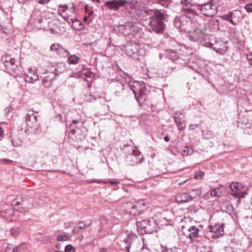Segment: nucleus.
<instances>
[{"label": "nucleus", "instance_id": "obj_36", "mask_svg": "<svg viewBox=\"0 0 252 252\" xmlns=\"http://www.w3.org/2000/svg\"><path fill=\"white\" fill-rule=\"evenodd\" d=\"M80 122V119H76L73 120L72 121L71 124L69 125V128L71 129L72 131L74 133L75 132V128H77V126L76 125Z\"/></svg>", "mask_w": 252, "mask_h": 252}, {"label": "nucleus", "instance_id": "obj_35", "mask_svg": "<svg viewBox=\"0 0 252 252\" xmlns=\"http://www.w3.org/2000/svg\"><path fill=\"white\" fill-rule=\"evenodd\" d=\"M211 194L214 197H220L221 195L222 192L219 188H217L211 190Z\"/></svg>", "mask_w": 252, "mask_h": 252}, {"label": "nucleus", "instance_id": "obj_16", "mask_svg": "<svg viewBox=\"0 0 252 252\" xmlns=\"http://www.w3.org/2000/svg\"><path fill=\"white\" fill-rule=\"evenodd\" d=\"M244 187V186L240 183H232L229 186L230 189L233 191L231 195L235 197H243V191L242 190Z\"/></svg>", "mask_w": 252, "mask_h": 252}, {"label": "nucleus", "instance_id": "obj_10", "mask_svg": "<svg viewBox=\"0 0 252 252\" xmlns=\"http://www.w3.org/2000/svg\"><path fill=\"white\" fill-rule=\"evenodd\" d=\"M191 23V16L187 15L176 17L174 20V26L180 31H186Z\"/></svg>", "mask_w": 252, "mask_h": 252}, {"label": "nucleus", "instance_id": "obj_8", "mask_svg": "<svg viewBox=\"0 0 252 252\" xmlns=\"http://www.w3.org/2000/svg\"><path fill=\"white\" fill-rule=\"evenodd\" d=\"M126 207L127 209H129V212L131 215L136 216L146 210L148 208V205L144 200H140L133 204L131 203H127Z\"/></svg>", "mask_w": 252, "mask_h": 252}, {"label": "nucleus", "instance_id": "obj_44", "mask_svg": "<svg viewBox=\"0 0 252 252\" xmlns=\"http://www.w3.org/2000/svg\"><path fill=\"white\" fill-rule=\"evenodd\" d=\"M204 175V172H203L202 171H199L195 174L194 178L196 179H201L203 178Z\"/></svg>", "mask_w": 252, "mask_h": 252}, {"label": "nucleus", "instance_id": "obj_45", "mask_svg": "<svg viewBox=\"0 0 252 252\" xmlns=\"http://www.w3.org/2000/svg\"><path fill=\"white\" fill-rule=\"evenodd\" d=\"M68 237L66 235H59L57 237V240L59 241H67Z\"/></svg>", "mask_w": 252, "mask_h": 252}, {"label": "nucleus", "instance_id": "obj_3", "mask_svg": "<svg viewBox=\"0 0 252 252\" xmlns=\"http://www.w3.org/2000/svg\"><path fill=\"white\" fill-rule=\"evenodd\" d=\"M26 127L25 132L27 134H37L40 133L39 124L37 122V116L32 111H29L25 116Z\"/></svg>", "mask_w": 252, "mask_h": 252}, {"label": "nucleus", "instance_id": "obj_62", "mask_svg": "<svg viewBox=\"0 0 252 252\" xmlns=\"http://www.w3.org/2000/svg\"><path fill=\"white\" fill-rule=\"evenodd\" d=\"M166 0H159V2L160 4H161L162 5H164L163 2H164L166 1Z\"/></svg>", "mask_w": 252, "mask_h": 252}, {"label": "nucleus", "instance_id": "obj_42", "mask_svg": "<svg viewBox=\"0 0 252 252\" xmlns=\"http://www.w3.org/2000/svg\"><path fill=\"white\" fill-rule=\"evenodd\" d=\"M65 252H75V248L71 245H67L65 247Z\"/></svg>", "mask_w": 252, "mask_h": 252}, {"label": "nucleus", "instance_id": "obj_37", "mask_svg": "<svg viewBox=\"0 0 252 252\" xmlns=\"http://www.w3.org/2000/svg\"><path fill=\"white\" fill-rule=\"evenodd\" d=\"M20 233V228L18 227H12L10 230V234L14 237L17 236Z\"/></svg>", "mask_w": 252, "mask_h": 252}, {"label": "nucleus", "instance_id": "obj_20", "mask_svg": "<svg viewBox=\"0 0 252 252\" xmlns=\"http://www.w3.org/2000/svg\"><path fill=\"white\" fill-rule=\"evenodd\" d=\"M120 30L126 36L133 35L135 33L136 27L131 22H127L125 25L120 26Z\"/></svg>", "mask_w": 252, "mask_h": 252}, {"label": "nucleus", "instance_id": "obj_4", "mask_svg": "<svg viewBox=\"0 0 252 252\" xmlns=\"http://www.w3.org/2000/svg\"><path fill=\"white\" fill-rule=\"evenodd\" d=\"M11 205L14 209L20 213H24L28 212L33 207V201L27 197H21L14 199L11 201Z\"/></svg>", "mask_w": 252, "mask_h": 252}, {"label": "nucleus", "instance_id": "obj_56", "mask_svg": "<svg viewBox=\"0 0 252 252\" xmlns=\"http://www.w3.org/2000/svg\"><path fill=\"white\" fill-rule=\"evenodd\" d=\"M109 183H110L111 185H117L118 184H119L120 182V181H118L110 180V181H109Z\"/></svg>", "mask_w": 252, "mask_h": 252}, {"label": "nucleus", "instance_id": "obj_5", "mask_svg": "<svg viewBox=\"0 0 252 252\" xmlns=\"http://www.w3.org/2000/svg\"><path fill=\"white\" fill-rule=\"evenodd\" d=\"M137 230L141 233H151L156 231L157 223L153 218L136 222Z\"/></svg>", "mask_w": 252, "mask_h": 252}, {"label": "nucleus", "instance_id": "obj_53", "mask_svg": "<svg viewBox=\"0 0 252 252\" xmlns=\"http://www.w3.org/2000/svg\"><path fill=\"white\" fill-rule=\"evenodd\" d=\"M198 125L197 124H191V125H190L189 126V129L190 130H193L196 127H198Z\"/></svg>", "mask_w": 252, "mask_h": 252}, {"label": "nucleus", "instance_id": "obj_24", "mask_svg": "<svg viewBox=\"0 0 252 252\" xmlns=\"http://www.w3.org/2000/svg\"><path fill=\"white\" fill-rule=\"evenodd\" d=\"M184 234L189 238L191 242H193L194 239L198 236L199 228L196 226H191L188 228V231L184 233Z\"/></svg>", "mask_w": 252, "mask_h": 252}, {"label": "nucleus", "instance_id": "obj_47", "mask_svg": "<svg viewBox=\"0 0 252 252\" xmlns=\"http://www.w3.org/2000/svg\"><path fill=\"white\" fill-rule=\"evenodd\" d=\"M245 8L248 12H252V3L247 4Z\"/></svg>", "mask_w": 252, "mask_h": 252}, {"label": "nucleus", "instance_id": "obj_40", "mask_svg": "<svg viewBox=\"0 0 252 252\" xmlns=\"http://www.w3.org/2000/svg\"><path fill=\"white\" fill-rule=\"evenodd\" d=\"M192 153V149L189 147H185L183 151V155L184 156L190 155Z\"/></svg>", "mask_w": 252, "mask_h": 252}, {"label": "nucleus", "instance_id": "obj_51", "mask_svg": "<svg viewBox=\"0 0 252 252\" xmlns=\"http://www.w3.org/2000/svg\"><path fill=\"white\" fill-rule=\"evenodd\" d=\"M163 252H177V249L176 248L167 249Z\"/></svg>", "mask_w": 252, "mask_h": 252}, {"label": "nucleus", "instance_id": "obj_54", "mask_svg": "<svg viewBox=\"0 0 252 252\" xmlns=\"http://www.w3.org/2000/svg\"><path fill=\"white\" fill-rule=\"evenodd\" d=\"M139 252H150V250L147 247H144L143 246V247L140 250Z\"/></svg>", "mask_w": 252, "mask_h": 252}, {"label": "nucleus", "instance_id": "obj_43", "mask_svg": "<svg viewBox=\"0 0 252 252\" xmlns=\"http://www.w3.org/2000/svg\"><path fill=\"white\" fill-rule=\"evenodd\" d=\"M211 250L210 248L209 247H207L206 246H203L199 247L198 248L197 252H207V251Z\"/></svg>", "mask_w": 252, "mask_h": 252}, {"label": "nucleus", "instance_id": "obj_19", "mask_svg": "<svg viewBox=\"0 0 252 252\" xmlns=\"http://www.w3.org/2000/svg\"><path fill=\"white\" fill-rule=\"evenodd\" d=\"M50 50L55 52L61 57H65L66 56L69 54L67 50L59 43H55L52 44L50 46Z\"/></svg>", "mask_w": 252, "mask_h": 252}, {"label": "nucleus", "instance_id": "obj_9", "mask_svg": "<svg viewBox=\"0 0 252 252\" xmlns=\"http://www.w3.org/2000/svg\"><path fill=\"white\" fill-rule=\"evenodd\" d=\"M207 36L204 30H201L198 28L190 30L188 32V36L190 40L193 41L201 42L205 46L207 42L206 41Z\"/></svg>", "mask_w": 252, "mask_h": 252}, {"label": "nucleus", "instance_id": "obj_50", "mask_svg": "<svg viewBox=\"0 0 252 252\" xmlns=\"http://www.w3.org/2000/svg\"><path fill=\"white\" fill-rule=\"evenodd\" d=\"M91 224H87V223H85V224H83V225H79L78 227V229H79V230L80 229H82L83 228H86L88 226H90Z\"/></svg>", "mask_w": 252, "mask_h": 252}, {"label": "nucleus", "instance_id": "obj_46", "mask_svg": "<svg viewBox=\"0 0 252 252\" xmlns=\"http://www.w3.org/2000/svg\"><path fill=\"white\" fill-rule=\"evenodd\" d=\"M246 57L249 63L252 66V53L247 54Z\"/></svg>", "mask_w": 252, "mask_h": 252}, {"label": "nucleus", "instance_id": "obj_13", "mask_svg": "<svg viewBox=\"0 0 252 252\" xmlns=\"http://www.w3.org/2000/svg\"><path fill=\"white\" fill-rule=\"evenodd\" d=\"M71 7H70V10L69 11V13H68L69 11V7L67 5H60L59 6L58 8V14L61 15L64 19H69L71 20L72 22H73V19L72 18H69V17H72V15H75V5L74 3H72Z\"/></svg>", "mask_w": 252, "mask_h": 252}, {"label": "nucleus", "instance_id": "obj_14", "mask_svg": "<svg viewBox=\"0 0 252 252\" xmlns=\"http://www.w3.org/2000/svg\"><path fill=\"white\" fill-rule=\"evenodd\" d=\"M141 152L137 150H132V153L127 155L126 157V164L128 166H134L141 163L143 159L142 157H140Z\"/></svg>", "mask_w": 252, "mask_h": 252}, {"label": "nucleus", "instance_id": "obj_11", "mask_svg": "<svg viewBox=\"0 0 252 252\" xmlns=\"http://www.w3.org/2000/svg\"><path fill=\"white\" fill-rule=\"evenodd\" d=\"M224 234V224L209 225L206 233L208 238L217 239Z\"/></svg>", "mask_w": 252, "mask_h": 252}, {"label": "nucleus", "instance_id": "obj_7", "mask_svg": "<svg viewBox=\"0 0 252 252\" xmlns=\"http://www.w3.org/2000/svg\"><path fill=\"white\" fill-rule=\"evenodd\" d=\"M208 41L206 46L212 48L216 52L220 55H224L228 50L227 42L222 41L220 38H214Z\"/></svg>", "mask_w": 252, "mask_h": 252}, {"label": "nucleus", "instance_id": "obj_32", "mask_svg": "<svg viewBox=\"0 0 252 252\" xmlns=\"http://www.w3.org/2000/svg\"><path fill=\"white\" fill-rule=\"evenodd\" d=\"M231 14H230V12H229L227 14H224L221 16H220V17L223 20L227 21L230 23H231L233 25L235 26L238 24V19H237L235 21H234L233 19H232V17H231Z\"/></svg>", "mask_w": 252, "mask_h": 252}, {"label": "nucleus", "instance_id": "obj_61", "mask_svg": "<svg viewBox=\"0 0 252 252\" xmlns=\"http://www.w3.org/2000/svg\"><path fill=\"white\" fill-rule=\"evenodd\" d=\"M107 249L106 248H102L100 250V251H99V252H105V251H107Z\"/></svg>", "mask_w": 252, "mask_h": 252}, {"label": "nucleus", "instance_id": "obj_34", "mask_svg": "<svg viewBox=\"0 0 252 252\" xmlns=\"http://www.w3.org/2000/svg\"><path fill=\"white\" fill-rule=\"evenodd\" d=\"M79 58L75 55H71L68 58V63L69 64H76L79 61Z\"/></svg>", "mask_w": 252, "mask_h": 252}, {"label": "nucleus", "instance_id": "obj_59", "mask_svg": "<svg viewBox=\"0 0 252 252\" xmlns=\"http://www.w3.org/2000/svg\"><path fill=\"white\" fill-rule=\"evenodd\" d=\"M73 231L78 233L80 232V230L78 229V227L75 226L73 229Z\"/></svg>", "mask_w": 252, "mask_h": 252}, {"label": "nucleus", "instance_id": "obj_29", "mask_svg": "<svg viewBox=\"0 0 252 252\" xmlns=\"http://www.w3.org/2000/svg\"><path fill=\"white\" fill-rule=\"evenodd\" d=\"M191 1V0H181V3L187 7L185 10L188 12V14L191 13L195 15L196 13L195 10L190 8L193 5Z\"/></svg>", "mask_w": 252, "mask_h": 252}, {"label": "nucleus", "instance_id": "obj_57", "mask_svg": "<svg viewBox=\"0 0 252 252\" xmlns=\"http://www.w3.org/2000/svg\"><path fill=\"white\" fill-rule=\"evenodd\" d=\"M91 182H95V183H107V182H103V181H102L101 180H97L96 179L92 180Z\"/></svg>", "mask_w": 252, "mask_h": 252}, {"label": "nucleus", "instance_id": "obj_1", "mask_svg": "<svg viewBox=\"0 0 252 252\" xmlns=\"http://www.w3.org/2000/svg\"><path fill=\"white\" fill-rule=\"evenodd\" d=\"M144 12L150 16L149 26L157 33H162L164 30L166 14L157 9L145 10Z\"/></svg>", "mask_w": 252, "mask_h": 252}, {"label": "nucleus", "instance_id": "obj_17", "mask_svg": "<svg viewBox=\"0 0 252 252\" xmlns=\"http://www.w3.org/2000/svg\"><path fill=\"white\" fill-rule=\"evenodd\" d=\"M2 62L7 71H14L16 68L15 60L13 58L5 55L1 58Z\"/></svg>", "mask_w": 252, "mask_h": 252}, {"label": "nucleus", "instance_id": "obj_22", "mask_svg": "<svg viewBox=\"0 0 252 252\" xmlns=\"http://www.w3.org/2000/svg\"><path fill=\"white\" fill-rule=\"evenodd\" d=\"M165 55L167 58L172 62H177V63H182V59L180 58L178 53L175 50L167 49L165 50Z\"/></svg>", "mask_w": 252, "mask_h": 252}, {"label": "nucleus", "instance_id": "obj_41", "mask_svg": "<svg viewBox=\"0 0 252 252\" xmlns=\"http://www.w3.org/2000/svg\"><path fill=\"white\" fill-rule=\"evenodd\" d=\"M202 133L203 137L206 139L210 138L213 135L212 131L208 130L202 131Z\"/></svg>", "mask_w": 252, "mask_h": 252}, {"label": "nucleus", "instance_id": "obj_6", "mask_svg": "<svg viewBox=\"0 0 252 252\" xmlns=\"http://www.w3.org/2000/svg\"><path fill=\"white\" fill-rule=\"evenodd\" d=\"M123 50L127 56L136 59H138V57L143 56L145 55L144 49L141 48L140 45L135 43H127Z\"/></svg>", "mask_w": 252, "mask_h": 252}, {"label": "nucleus", "instance_id": "obj_2", "mask_svg": "<svg viewBox=\"0 0 252 252\" xmlns=\"http://www.w3.org/2000/svg\"><path fill=\"white\" fill-rule=\"evenodd\" d=\"M128 86L134 94L139 105H144L147 99V94L149 93L145 83L142 81H133L129 82Z\"/></svg>", "mask_w": 252, "mask_h": 252}, {"label": "nucleus", "instance_id": "obj_58", "mask_svg": "<svg viewBox=\"0 0 252 252\" xmlns=\"http://www.w3.org/2000/svg\"><path fill=\"white\" fill-rule=\"evenodd\" d=\"M29 0H18V1L20 4H24Z\"/></svg>", "mask_w": 252, "mask_h": 252}, {"label": "nucleus", "instance_id": "obj_39", "mask_svg": "<svg viewBox=\"0 0 252 252\" xmlns=\"http://www.w3.org/2000/svg\"><path fill=\"white\" fill-rule=\"evenodd\" d=\"M11 143L13 146L17 147L21 144V141L19 138L14 137L12 139Z\"/></svg>", "mask_w": 252, "mask_h": 252}, {"label": "nucleus", "instance_id": "obj_25", "mask_svg": "<svg viewBox=\"0 0 252 252\" xmlns=\"http://www.w3.org/2000/svg\"><path fill=\"white\" fill-rule=\"evenodd\" d=\"M0 216L9 221H14L16 218L14 217V211L11 209H6L0 212Z\"/></svg>", "mask_w": 252, "mask_h": 252}, {"label": "nucleus", "instance_id": "obj_23", "mask_svg": "<svg viewBox=\"0 0 252 252\" xmlns=\"http://www.w3.org/2000/svg\"><path fill=\"white\" fill-rule=\"evenodd\" d=\"M25 78L26 82L33 83L38 80V76L35 71L30 68L28 69L27 71L25 72Z\"/></svg>", "mask_w": 252, "mask_h": 252}, {"label": "nucleus", "instance_id": "obj_28", "mask_svg": "<svg viewBox=\"0 0 252 252\" xmlns=\"http://www.w3.org/2000/svg\"><path fill=\"white\" fill-rule=\"evenodd\" d=\"M113 90L116 96H120L124 90V85L120 82H116L113 84Z\"/></svg>", "mask_w": 252, "mask_h": 252}, {"label": "nucleus", "instance_id": "obj_15", "mask_svg": "<svg viewBox=\"0 0 252 252\" xmlns=\"http://www.w3.org/2000/svg\"><path fill=\"white\" fill-rule=\"evenodd\" d=\"M127 3V0H111L106 1L105 6L110 9L118 10L120 7L125 6Z\"/></svg>", "mask_w": 252, "mask_h": 252}, {"label": "nucleus", "instance_id": "obj_38", "mask_svg": "<svg viewBox=\"0 0 252 252\" xmlns=\"http://www.w3.org/2000/svg\"><path fill=\"white\" fill-rule=\"evenodd\" d=\"M230 14H231V17L232 19H233L234 21L236 20L237 19H238V21H239V17L241 15V13L239 11H235V12H230Z\"/></svg>", "mask_w": 252, "mask_h": 252}, {"label": "nucleus", "instance_id": "obj_12", "mask_svg": "<svg viewBox=\"0 0 252 252\" xmlns=\"http://www.w3.org/2000/svg\"><path fill=\"white\" fill-rule=\"evenodd\" d=\"M197 7L201 14L207 17H212L217 12V6L210 3L197 5Z\"/></svg>", "mask_w": 252, "mask_h": 252}, {"label": "nucleus", "instance_id": "obj_52", "mask_svg": "<svg viewBox=\"0 0 252 252\" xmlns=\"http://www.w3.org/2000/svg\"><path fill=\"white\" fill-rule=\"evenodd\" d=\"M50 0H38V2L39 4H44L49 2Z\"/></svg>", "mask_w": 252, "mask_h": 252}, {"label": "nucleus", "instance_id": "obj_21", "mask_svg": "<svg viewBox=\"0 0 252 252\" xmlns=\"http://www.w3.org/2000/svg\"><path fill=\"white\" fill-rule=\"evenodd\" d=\"M65 70V65L63 63H60L57 64H52L47 70L50 72L53 73L55 77L59 74L62 73Z\"/></svg>", "mask_w": 252, "mask_h": 252}, {"label": "nucleus", "instance_id": "obj_48", "mask_svg": "<svg viewBox=\"0 0 252 252\" xmlns=\"http://www.w3.org/2000/svg\"><path fill=\"white\" fill-rule=\"evenodd\" d=\"M85 10L86 13H88V16L91 15L93 13V11L89 10V6L88 4H86L85 6Z\"/></svg>", "mask_w": 252, "mask_h": 252}, {"label": "nucleus", "instance_id": "obj_63", "mask_svg": "<svg viewBox=\"0 0 252 252\" xmlns=\"http://www.w3.org/2000/svg\"><path fill=\"white\" fill-rule=\"evenodd\" d=\"M92 1L94 2H96L98 3H101V1L100 0H91Z\"/></svg>", "mask_w": 252, "mask_h": 252}, {"label": "nucleus", "instance_id": "obj_33", "mask_svg": "<svg viewBox=\"0 0 252 252\" xmlns=\"http://www.w3.org/2000/svg\"><path fill=\"white\" fill-rule=\"evenodd\" d=\"M190 200L196 198L201 195V192L199 189H192L188 192Z\"/></svg>", "mask_w": 252, "mask_h": 252}, {"label": "nucleus", "instance_id": "obj_30", "mask_svg": "<svg viewBox=\"0 0 252 252\" xmlns=\"http://www.w3.org/2000/svg\"><path fill=\"white\" fill-rule=\"evenodd\" d=\"M190 201L188 193H182L178 195L176 198V201L179 203H186Z\"/></svg>", "mask_w": 252, "mask_h": 252}, {"label": "nucleus", "instance_id": "obj_60", "mask_svg": "<svg viewBox=\"0 0 252 252\" xmlns=\"http://www.w3.org/2000/svg\"><path fill=\"white\" fill-rule=\"evenodd\" d=\"M164 140L165 142H168L169 141V138L168 136H166L164 137Z\"/></svg>", "mask_w": 252, "mask_h": 252}, {"label": "nucleus", "instance_id": "obj_49", "mask_svg": "<svg viewBox=\"0 0 252 252\" xmlns=\"http://www.w3.org/2000/svg\"><path fill=\"white\" fill-rule=\"evenodd\" d=\"M11 252H22V247L21 246L15 247Z\"/></svg>", "mask_w": 252, "mask_h": 252}, {"label": "nucleus", "instance_id": "obj_18", "mask_svg": "<svg viewBox=\"0 0 252 252\" xmlns=\"http://www.w3.org/2000/svg\"><path fill=\"white\" fill-rule=\"evenodd\" d=\"M55 79V75L47 70L42 77V83L43 86L45 88L51 87Z\"/></svg>", "mask_w": 252, "mask_h": 252}, {"label": "nucleus", "instance_id": "obj_26", "mask_svg": "<svg viewBox=\"0 0 252 252\" xmlns=\"http://www.w3.org/2000/svg\"><path fill=\"white\" fill-rule=\"evenodd\" d=\"M182 114L181 112H176L174 115V122L180 131L184 130L186 126L185 121H182L180 120L179 115Z\"/></svg>", "mask_w": 252, "mask_h": 252}, {"label": "nucleus", "instance_id": "obj_27", "mask_svg": "<svg viewBox=\"0 0 252 252\" xmlns=\"http://www.w3.org/2000/svg\"><path fill=\"white\" fill-rule=\"evenodd\" d=\"M208 29L211 32H217L220 30L219 21L217 19H211L208 23Z\"/></svg>", "mask_w": 252, "mask_h": 252}, {"label": "nucleus", "instance_id": "obj_64", "mask_svg": "<svg viewBox=\"0 0 252 252\" xmlns=\"http://www.w3.org/2000/svg\"><path fill=\"white\" fill-rule=\"evenodd\" d=\"M2 134H3V130H2V128H1L0 127V137L2 135Z\"/></svg>", "mask_w": 252, "mask_h": 252}, {"label": "nucleus", "instance_id": "obj_31", "mask_svg": "<svg viewBox=\"0 0 252 252\" xmlns=\"http://www.w3.org/2000/svg\"><path fill=\"white\" fill-rule=\"evenodd\" d=\"M137 239V236L133 232H130L127 235L126 241L129 244L126 247V249L127 252H129V249L131 247L132 242Z\"/></svg>", "mask_w": 252, "mask_h": 252}, {"label": "nucleus", "instance_id": "obj_55", "mask_svg": "<svg viewBox=\"0 0 252 252\" xmlns=\"http://www.w3.org/2000/svg\"><path fill=\"white\" fill-rule=\"evenodd\" d=\"M12 109V108L11 106L7 107L5 109V113L8 114L9 112L11 111Z\"/></svg>", "mask_w": 252, "mask_h": 252}]
</instances>
